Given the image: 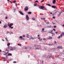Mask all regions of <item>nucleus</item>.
<instances>
[{
  "mask_svg": "<svg viewBox=\"0 0 64 64\" xmlns=\"http://www.w3.org/2000/svg\"><path fill=\"white\" fill-rule=\"evenodd\" d=\"M52 18H53V19H55V16H54L52 17Z\"/></svg>",
  "mask_w": 64,
  "mask_h": 64,
  "instance_id": "46",
  "label": "nucleus"
},
{
  "mask_svg": "<svg viewBox=\"0 0 64 64\" xmlns=\"http://www.w3.org/2000/svg\"><path fill=\"white\" fill-rule=\"evenodd\" d=\"M43 10H47L46 9V8H43Z\"/></svg>",
  "mask_w": 64,
  "mask_h": 64,
  "instance_id": "30",
  "label": "nucleus"
},
{
  "mask_svg": "<svg viewBox=\"0 0 64 64\" xmlns=\"http://www.w3.org/2000/svg\"><path fill=\"white\" fill-rule=\"evenodd\" d=\"M20 38L21 39H22V38H23V37H22V36H20Z\"/></svg>",
  "mask_w": 64,
  "mask_h": 64,
  "instance_id": "35",
  "label": "nucleus"
},
{
  "mask_svg": "<svg viewBox=\"0 0 64 64\" xmlns=\"http://www.w3.org/2000/svg\"><path fill=\"white\" fill-rule=\"evenodd\" d=\"M18 46H21V44H18Z\"/></svg>",
  "mask_w": 64,
  "mask_h": 64,
  "instance_id": "36",
  "label": "nucleus"
},
{
  "mask_svg": "<svg viewBox=\"0 0 64 64\" xmlns=\"http://www.w3.org/2000/svg\"><path fill=\"white\" fill-rule=\"evenodd\" d=\"M38 39L40 40V41H42V38H38Z\"/></svg>",
  "mask_w": 64,
  "mask_h": 64,
  "instance_id": "22",
  "label": "nucleus"
},
{
  "mask_svg": "<svg viewBox=\"0 0 64 64\" xmlns=\"http://www.w3.org/2000/svg\"><path fill=\"white\" fill-rule=\"evenodd\" d=\"M8 49H10V46H8Z\"/></svg>",
  "mask_w": 64,
  "mask_h": 64,
  "instance_id": "50",
  "label": "nucleus"
},
{
  "mask_svg": "<svg viewBox=\"0 0 64 64\" xmlns=\"http://www.w3.org/2000/svg\"><path fill=\"white\" fill-rule=\"evenodd\" d=\"M18 12L20 14L22 15H24V14L21 11H19Z\"/></svg>",
  "mask_w": 64,
  "mask_h": 64,
  "instance_id": "7",
  "label": "nucleus"
},
{
  "mask_svg": "<svg viewBox=\"0 0 64 64\" xmlns=\"http://www.w3.org/2000/svg\"><path fill=\"white\" fill-rule=\"evenodd\" d=\"M52 39V37L51 36H49V38H48V39Z\"/></svg>",
  "mask_w": 64,
  "mask_h": 64,
  "instance_id": "17",
  "label": "nucleus"
},
{
  "mask_svg": "<svg viewBox=\"0 0 64 64\" xmlns=\"http://www.w3.org/2000/svg\"><path fill=\"white\" fill-rule=\"evenodd\" d=\"M40 8H40V9H41L42 10H43V8H44V6H41Z\"/></svg>",
  "mask_w": 64,
  "mask_h": 64,
  "instance_id": "12",
  "label": "nucleus"
},
{
  "mask_svg": "<svg viewBox=\"0 0 64 64\" xmlns=\"http://www.w3.org/2000/svg\"><path fill=\"white\" fill-rule=\"evenodd\" d=\"M53 31V30H50V31L49 32H50V33H52Z\"/></svg>",
  "mask_w": 64,
  "mask_h": 64,
  "instance_id": "23",
  "label": "nucleus"
},
{
  "mask_svg": "<svg viewBox=\"0 0 64 64\" xmlns=\"http://www.w3.org/2000/svg\"><path fill=\"white\" fill-rule=\"evenodd\" d=\"M53 64H55V63H54Z\"/></svg>",
  "mask_w": 64,
  "mask_h": 64,
  "instance_id": "64",
  "label": "nucleus"
},
{
  "mask_svg": "<svg viewBox=\"0 0 64 64\" xmlns=\"http://www.w3.org/2000/svg\"><path fill=\"white\" fill-rule=\"evenodd\" d=\"M52 24H53L54 25H55V23H54L53 22H52Z\"/></svg>",
  "mask_w": 64,
  "mask_h": 64,
  "instance_id": "49",
  "label": "nucleus"
},
{
  "mask_svg": "<svg viewBox=\"0 0 64 64\" xmlns=\"http://www.w3.org/2000/svg\"><path fill=\"white\" fill-rule=\"evenodd\" d=\"M13 24L11 23L10 24V27L12 26H13Z\"/></svg>",
  "mask_w": 64,
  "mask_h": 64,
  "instance_id": "16",
  "label": "nucleus"
},
{
  "mask_svg": "<svg viewBox=\"0 0 64 64\" xmlns=\"http://www.w3.org/2000/svg\"><path fill=\"white\" fill-rule=\"evenodd\" d=\"M34 47H39V48H41V46H40V45L36 44L34 45Z\"/></svg>",
  "mask_w": 64,
  "mask_h": 64,
  "instance_id": "1",
  "label": "nucleus"
},
{
  "mask_svg": "<svg viewBox=\"0 0 64 64\" xmlns=\"http://www.w3.org/2000/svg\"><path fill=\"white\" fill-rule=\"evenodd\" d=\"M48 32L49 33H50L51 34H52V36H54V35H55V34L53 33L50 32Z\"/></svg>",
  "mask_w": 64,
  "mask_h": 64,
  "instance_id": "9",
  "label": "nucleus"
},
{
  "mask_svg": "<svg viewBox=\"0 0 64 64\" xmlns=\"http://www.w3.org/2000/svg\"><path fill=\"white\" fill-rule=\"evenodd\" d=\"M8 26L9 27H10V24H9L8 23Z\"/></svg>",
  "mask_w": 64,
  "mask_h": 64,
  "instance_id": "42",
  "label": "nucleus"
},
{
  "mask_svg": "<svg viewBox=\"0 0 64 64\" xmlns=\"http://www.w3.org/2000/svg\"><path fill=\"white\" fill-rule=\"evenodd\" d=\"M46 24H49V22H46Z\"/></svg>",
  "mask_w": 64,
  "mask_h": 64,
  "instance_id": "41",
  "label": "nucleus"
},
{
  "mask_svg": "<svg viewBox=\"0 0 64 64\" xmlns=\"http://www.w3.org/2000/svg\"><path fill=\"white\" fill-rule=\"evenodd\" d=\"M16 48L15 47H13L12 48L10 49V50L11 51H13V50H15V49H16Z\"/></svg>",
  "mask_w": 64,
  "mask_h": 64,
  "instance_id": "2",
  "label": "nucleus"
},
{
  "mask_svg": "<svg viewBox=\"0 0 64 64\" xmlns=\"http://www.w3.org/2000/svg\"><path fill=\"white\" fill-rule=\"evenodd\" d=\"M7 33H10V32H9L8 31H7Z\"/></svg>",
  "mask_w": 64,
  "mask_h": 64,
  "instance_id": "51",
  "label": "nucleus"
},
{
  "mask_svg": "<svg viewBox=\"0 0 64 64\" xmlns=\"http://www.w3.org/2000/svg\"><path fill=\"white\" fill-rule=\"evenodd\" d=\"M45 19H46V18H41V20H45Z\"/></svg>",
  "mask_w": 64,
  "mask_h": 64,
  "instance_id": "24",
  "label": "nucleus"
},
{
  "mask_svg": "<svg viewBox=\"0 0 64 64\" xmlns=\"http://www.w3.org/2000/svg\"><path fill=\"white\" fill-rule=\"evenodd\" d=\"M44 0H42V2H43Z\"/></svg>",
  "mask_w": 64,
  "mask_h": 64,
  "instance_id": "62",
  "label": "nucleus"
},
{
  "mask_svg": "<svg viewBox=\"0 0 64 64\" xmlns=\"http://www.w3.org/2000/svg\"><path fill=\"white\" fill-rule=\"evenodd\" d=\"M62 13V12H61L60 13V14H58V16H60V14H61Z\"/></svg>",
  "mask_w": 64,
  "mask_h": 64,
  "instance_id": "33",
  "label": "nucleus"
},
{
  "mask_svg": "<svg viewBox=\"0 0 64 64\" xmlns=\"http://www.w3.org/2000/svg\"><path fill=\"white\" fill-rule=\"evenodd\" d=\"M54 43H55V44H56V43H57V42H56V41H54Z\"/></svg>",
  "mask_w": 64,
  "mask_h": 64,
  "instance_id": "45",
  "label": "nucleus"
},
{
  "mask_svg": "<svg viewBox=\"0 0 64 64\" xmlns=\"http://www.w3.org/2000/svg\"><path fill=\"white\" fill-rule=\"evenodd\" d=\"M7 19V16H6V17L5 19Z\"/></svg>",
  "mask_w": 64,
  "mask_h": 64,
  "instance_id": "52",
  "label": "nucleus"
},
{
  "mask_svg": "<svg viewBox=\"0 0 64 64\" xmlns=\"http://www.w3.org/2000/svg\"><path fill=\"white\" fill-rule=\"evenodd\" d=\"M56 6H52V8H55Z\"/></svg>",
  "mask_w": 64,
  "mask_h": 64,
  "instance_id": "20",
  "label": "nucleus"
},
{
  "mask_svg": "<svg viewBox=\"0 0 64 64\" xmlns=\"http://www.w3.org/2000/svg\"><path fill=\"white\" fill-rule=\"evenodd\" d=\"M36 5H37V4H34V6H36Z\"/></svg>",
  "mask_w": 64,
  "mask_h": 64,
  "instance_id": "32",
  "label": "nucleus"
},
{
  "mask_svg": "<svg viewBox=\"0 0 64 64\" xmlns=\"http://www.w3.org/2000/svg\"><path fill=\"white\" fill-rule=\"evenodd\" d=\"M58 54L59 55H61V54H62V52H59L58 53Z\"/></svg>",
  "mask_w": 64,
  "mask_h": 64,
  "instance_id": "10",
  "label": "nucleus"
},
{
  "mask_svg": "<svg viewBox=\"0 0 64 64\" xmlns=\"http://www.w3.org/2000/svg\"><path fill=\"white\" fill-rule=\"evenodd\" d=\"M21 40H26L25 38H22V39H21Z\"/></svg>",
  "mask_w": 64,
  "mask_h": 64,
  "instance_id": "27",
  "label": "nucleus"
},
{
  "mask_svg": "<svg viewBox=\"0 0 64 64\" xmlns=\"http://www.w3.org/2000/svg\"><path fill=\"white\" fill-rule=\"evenodd\" d=\"M40 49V48H35V49H36V50H39V49Z\"/></svg>",
  "mask_w": 64,
  "mask_h": 64,
  "instance_id": "25",
  "label": "nucleus"
},
{
  "mask_svg": "<svg viewBox=\"0 0 64 64\" xmlns=\"http://www.w3.org/2000/svg\"><path fill=\"white\" fill-rule=\"evenodd\" d=\"M36 2H38V1L36 0Z\"/></svg>",
  "mask_w": 64,
  "mask_h": 64,
  "instance_id": "60",
  "label": "nucleus"
},
{
  "mask_svg": "<svg viewBox=\"0 0 64 64\" xmlns=\"http://www.w3.org/2000/svg\"><path fill=\"white\" fill-rule=\"evenodd\" d=\"M32 19L33 20H35V19L34 18H32Z\"/></svg>",
  "mask_w": 64,
  "mask_h": 64,
  "instance_id": "40",
  "label": "nucleus"
},
{
  "mask_svg": "<svg viewBox=\"0 0 64 64\" xmlns=\"http://www.w3.org/2000/svg\"><path fill=\"white\" fill-rule=\"evenodd\" d=\"M4 28H6L7 27V25L5 24L4 26Z\"/></svg>",
  "mask_w": 64,
  "mask_h": 64,
  "instance_id": "11",
  "label": "nucleus"
},
{
  "mask_svg": "<svg viewBox=\"0 0 64 64\" xmlns=\"http://www.w3.org/2000/svg\"><path fill=\"white\" fill-rule=\"evenodd\" d=\"M37 38L36 37H34L32 38V37H31L30 39H32V40H34V39H36Z\"/></svg>",
  "mask_w": 64,
  "mask_h": 64,
  "instance_id": "5",
  "label": "nucleus"
},
{
  "mask_svg": "<svg viewBox=\"0 0 64 64\" xmlns=\"http://www.w3.org/2000/svg\"><path fill=\"white\" fill-rule=\"evenodd\" d=\"M16 6H17V3H16Z\"/></svg>",
  "mask_w": 64,
  "mask_h": 64,
  "instance_id": "57",
  "label": "nucleus"
},
{
  "mask_svg": "<svg viewBox=\"0 0 64 64\" xmlns=\"http://www.w3.org/2000/svg\"><path fill=\"white\" fill-rule=\"evenodd\" d=\"M52 56V55H51V56H48L47 57L48 58H51V56Z\"/></svg>",
  "mask_w": 64,
  "mask_h": 64,
  "instance_id": "21",
  "label": "nucleus"
},
{
  "mask_svg": "<svg viewBox=\"0 0 64 64\" xmlns=\"http://www.w3.org/2000/svg\"><path fill=\"white\" fill-rule=\"evenodd\" d=\"M62 34H60V36H58V39H59L60 38H61V37H62Z\"/></svg>",
  "mask_w": 64,
  "mask_h": 64,
  "instance_id": "15",
  "label": "nucleus"
},
{
  "mask_svg": "<svg viewBox=\"0 0 64 64\" xmlns=\"http://www.w3.org/2000/svg\"><path fill=\"white\" fill-rule=\"evenodd\" d=\"M50 14H51V15H52V12H50Z\"/></svg>",
  "mask_w": 64,
  "mask_h": 64,
  "instance_id": "63",
  "label": "nucleus"
},
{
  "mask_svg": "<svg viewBox=\"0 0 64 64\" xmlns=\"http://www.w3.org/2000/svg\"><path fill=\"white\" fill-rule=\"evenodd\" d=\"M52 3L54 4H55V3H56V0H54L52 2Z\"/></svg>",
  "mask_w": 64,
  "mask_h": 64,
  "instance_id": "13",
  "label": "nucleus"
},
{
  "mask_svg": "<svg viewBox=\"0 0 64 64\" xmlns=\"http://www.w3.org/2000/svg\"><path fill=\"white\" fill-rule=\"evenodd\" d=\"M57 12H58V11H56V12L54 13V14H56V13H57Z\"/></svg>",
  "mask_w": 64,
  "mask_h": 64,
  "instance_id": "43",
  "label": "nucleus"
},
{
  "mask_svg": "<svg viewBox=\"0 0 64 64\" xmlns=\"http://www.w3.org/2000/svg\"><path fill=\"white\" fill-rule=\"evenodd\" d=\"M9 45H10V43H8V44H7V46H9Z\"/></svg>",
  "mask_w": 64,
  "mask_h": 64,
  "instance_id": "37",
  "label": "nucleus"
},
{
  "mask_svg": "<svg viewBox=\"0 0 64 64\" xmlns=\"http://www.w3.org/2000/svg\"><path fill=\"white\" fill-rule=\"evenodd\" d=\"M26 18L28 21L29 20V16H28L27 15H26Z\"/></svg>",
  "mask_w": 64,
  "mask_h": 64,
  "instance_id": "4",
  "label": "nucleus"
},
{
  "mask_svg": "<svg viewBox=\"0 0 64 64\" xmlns=\"http://www.w3.org/2000/svg\"><path fill=\"white\" fill-rule=\"evenodd\" d=\"M5 38L6 39V41H8V40H7V37Z\"/></svg>",
  "mask_w": 64,
  "mask_h": 64,
  "instance_id": "31",
  "label": "nucleus"
},
{
  "mask_svg": "<svg viewBox=\"0 0 64 64\" xmlns=\"http://www.w3.org/2000/svg\"><path fill=\"white\" fill-rule=\"evenodd\" d=\"M9 27V28H10L11 29H13V26H10Z\"/></svg>",
  "mask_w": 64,
  "mask_h": 64,
  "instance_id": "29",
  "label": "nucleus"
},
{
  "mask_svg": "<svg viewBox=\"0 0 64 64\" xmlns=\"http://www.w3.org/2000/svg\"><path fill=\"white\" fill-rule=\"evenodd\" d=\"M46 40V39L45 38H44L43 39V40H44V41Z\"/></svg>",
  "mask_w": 64,
  "mask_h": 64,
  "instance_id": "39",
  "label": "nucleus"
},
{
  "mask_svg": "<svg viewBox=\"0 0 64 64\" xmlns=\"http://www.w3.org/2000/svg\"><path fill=\"white\" fill-rule=\"evenodd\" d=\"M12 54H10V53H9L8 54V56H12Z\"/></svg>",
  "mask_w": 64,
  "mask_h": 64,
  "instance_id": "18",
  "label": "nucleus"
},
{
  "mask_svg": "<svg viewBox=\"0 0 64 64\" xmlns=\"http://www.w3.org/2000/svg\"><path fill=\"white\" fill-rule=\"evenodd\" d=\"M18 12L20 14L22 15H24V14L21 11H19Z\"/></svg>",
  "mask_w": 64,
  "mask_h": 64,
  "instance_id": "8",
  "label": "nucleus"
},
{
  "mask_svg": "<svg viewBox=\"0 0 64 64\" xmlns=\"http://www.w3.org/2000/svg\"><path fill=\"white\" fill-rule=\"evenodd\" d=\"M48 45L49 46H52L53 45V44H48Z\"/></svg>",
  "mask_w": 64,
  "mask_h": 64,
  "instance_id": "19",
  "label": "nucleus"
},
{
  "mask_svg": "<svg viewBox=\"0 0 64 64\" xmlns=\"http://www.w3.org/2000/svg\"><path fill=\"white\" fill-rule=\"evenodd\" d=\"M55 32L56 33V34H57V33H58V32Z\"/></svg>",
  "mask_w": 64,
  "mask_h": 64,
  "instance_id": "61",
  "label": "nucleus"
},
{
  "mask_svg": "<svg viewBox=\"0 0 64 64\" xmlns=\"http://www.w3.org/2000/svg\"><path fill=\"white\" fill-rule=\"evenodd\" d=\"M53 30H54V31H56V30H55V28L53 29Z\"/></svg>",
  "mask_w": 64,
  "mask_h": 64,
  "instance_id": "44",
  "label": "nucleus"
},
{
  "mask_svg": "<svg viewBox=\"0 0 64 64\" xmlns=\"http://www.w3.org/2000/svg\"><path fill=\"white\" fill-rule=\"evenodd\" d=\"M54 28H56V26H54Z\"/></svg>",
  "mask_w": 64,
  "mask_h": 64,
  "instance_id": "53",
  "label": "nucleus"
},
{
  "mask_svg": "<svg viewBox=\"0 0 64 64\" xmlns=\"http://www.w3.org/2000/svg\"><path fill=\"white\" fill-rule=\"evenodd\" d=\"M62 34H63V35H64V32H62Z\"/></svg>",
  "mask_w": 64,
  "mask_h": 64,
  "instance_id": "54",
  "label": "nucleus"
},
{
  "mask_svg": "<svg viewBox=\"0 0 64 64\" xmlns=\"http://www.w3.org/2000/svg\"><path fill=\"white\" fill-rule=\"evenodd\" d=\"M15 2H16V1H14L13 2L14 3H15Z\"/></svg>",
  "mask_w": 64,
  "mask_h": 64,
  "instance_id": "55",
  "label": "nucleus"
},
{
  "mask_svg": "<svg viewBox=\"0 0 64 64\" xmlns=\"http://www.w3.org/2000/svg\"><path fill=\"white\" fill-rule=\"evenodd\" d=\"M48 6H51V5H50V4H48Z\"/></svg>",
  "mask_w": 64,
  "mask_h": 64,
  "instance_id": "38",
  "label": "nucleus"
},
{
  "mask_svg": "<svg viewBox=\"0 0 64 64\" xmlns=\"http://www.w3.org/2000/svg\"><path fill=\"white\" fill-rule=\"evenodd\" d=\"M58 49H61L62 48V46H59L58 47Z\"/></svg>",
  "mask_w": 64,
  "mask_h": 64,
  "instance_id": "14",
  "label": "nucleus"
},
{
  "mask_svg": "<svg viewBox=\"0 0 64 64\" xmlns=\"http://www.w3.org/2000/svg\"><path fill=\"white\" fill-rule=\"evenodd\" d=\"M53 27L51 25H50L49 26H46V28H52Z\"/></svg>",
  "mask_w": 64,
  "mask_h": 64,
  "instance_id": "6",
  "label": "nucleus"
},
{
  "mask_svg": "<svg viewBox=\"0 0 64 64\" xmlns=\"http://www.w3.org/2000/svg\"><path fill=\"white\" fill-rule=\"evenodd\" d=\"M13 63H16V62H15V61H14L13 62Z\"/></svg>",
  "mask_w": 64,
  "mask_h": 64,
  "instance_id": "48",
  "label": "nucleus"
},
{
  "mask_svg": "<svg viewBox=\"0 0 64 64\" xmlns=\"http://www.w3.org/2000/svg\"><path fill=\"white\" fill-rule=\"evenodd\" d=\"M22 37H24V38L25 37V35H23L22 36Z\"/></svg>",
  "mask_w": 64,
  "mask_h": 64,
  "instance_id": "34",
  "label": "nucleus"
},
{
  "mask_svg": "<svg viewBox=\"0 0 64 64\" xmlns=\"http://www.w3.org/2000/svg\"><path fill=\"white\" fill-rule=\"evenodd\" d=\"M14 10V12H15V10H16V9H14V8L13 9Z\"/></svg>",
  "mask_w": 64,
  "mask_h": 64,
  "instance_id": "47",
  "label": "nucleus"
},
{
  "mask_svg": "<svg viewBox=\"0 0 64 64\" xmlns=\"http://www.w3.org/2000/svg\"><path fill=\"white\" fill-rule=\"evenodd\" d=\"M43 62H44V61H43V60H42V63L43 64Z\"/></svg>",
  "mask_w": 64,
  "mask_h": 64,
  "instance_id": "59",
  "label": "nucleus"
},
{
  "mask_svg": "<svg viewBox=\"0 0 64 64\" xmlns=\"http://www.w3.org/2000/svg\"><path fill=\"white\" fill-rule=\"evenodd\" d=\"M10 3H11V4H12V2L11 1H10Z\"/></svg>",
  "mask_w": 64,
  "mask_h": 64,
  "instance_id": "58",
  "label": "nucleus"
},
{
  "mask_svg": "<svg viewBox=\"0 0 64 64\" xmlns=\"http://www.w3.org/2000/svg\"><path fill=\"white\" fill-rule=\"evenodd\" d=\"M24 10L25 11H27L28 10V7L27 6H26L25 8H24Z\"/></svg>",
  "mask_w": 64,
  "mask_h": 64,
  "instance_id": "3",
  "label": "nucleus"
},
{
  "mask_svg": "<svg viewBox=\"0 0 64 64\" xmlns=\"http://www.w3.org/2000/svg\"><path fill=\"white\" fill-rule=\"evenodd\" d=\"M9 50L8 49H7L6 50V51H8Z\"/></svg>",
  "mask_w": 64,
  "mask_h": 64,
  "instance_id": "56",
  "label": "nucleus"
},
{
  "mask_svg": "<svg viewBox=\"0 0 64 64\" xmlns=\"http://www.w3.org/2000/svg\"><path fill=\"white\" fill-rule=\"evenodd\" d=\"M44 30H45L44 28H43L42 29V30L41 31V32H43V31H44Z\"/></svg>",
  "mask_w": 64,
  "mask_h": 64,
  "instance_id": "26",
  "label": "nucleus"
},
{
  "mask_svg": "<svg viewBox=\"0 0 64 64\" xmlns=\"http://www.w3.org/2000/svg\"><path fill=\"white\" fill-rule=\"evenodd\" d=\"M32 13V12H28V14H31Z\"/></svg>",
  "mask_w": 64,
  "mask_h": 64,
  "instance_id": "28",
  "label": "nucleus"
}]
</instances>
